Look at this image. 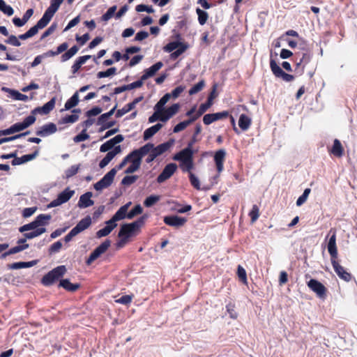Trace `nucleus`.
<instances>
[{
    "mask_svg": "<svg viewBox=\"0 0 357 357\" xmlns=\"http://www.w3.org/2000/svg\"><path fill=\"white\" fill-rule=\"evenodd\" d=\"M66 272V268L65 266H59L43 276L42 283L45 286H50L61 278Z\"/></svg>",
    "mask_w": 357,
    "mask_h": 357,
    "instance_id": "nucleus-1",
    "label": "nucleus"
},
{
    "mask_svg": "<svg viewBox=\"0 0 357 357\" xmlns=\"http://www.w3.org/2000/svg\"><path fill=\"white\" fill-rule=\"evenodd\" d=\"M145 217L142 216L137 220L129 224H124L121 226L119 232V237H124L128 238L131 234L139 229L144 222Z\"/></svg>",
    "mask_w": 357,
    "mask_h": 357,
    "instance_id": "nucleus-2",
    "label": "nucleus"
},
{
    "mask_svg": "<svg viewBox=\"0 0 357 357\" xmlns=\"http://www.w3.org/2000/svg\"><path fill=\"white\" fill-rule=\"evenodd\" d=\"M117 169H112L98 182L94 184V188L97 191H101L108 188L112 183Z\"/></svg>",
    "mask_w": 357,
    "mask_h": 357,
    "instance_id": "nucleus-3",
    "label": "nucleus"
},
{
    "mask_svg": "<svg viewBox=\"0 0 357 357\" xmlns=\"http://www.w3.org/2000/svg\"><path fill=\"white\" fill-rule=\"evenodd\" d=\"M75 191L73 190H70L69 188H66L63 191L60 192L57 198L52 200L48 205V208H53L58 206H60L66 202H67L68 200L70 199V198L74 195Z\"/></svg>",
    "mask_w": 357,
    "mask_h": 357,
    "instance_id": "nucleus-4",
    "label": "nucleus"
},
{
    "mask_svg": "<svg viewBox=\"0 0 357 357\" xmlns=\"http://www.w3.org/2000/svg\"><path fill=\"white\" fill-rule=\"evenodd\" d=\"M111 245L109 240H106L98 246L90 255L86 260L87 264H91L93 261L98 259L102 254H103L109 248Z\"/></svg>",
    "mask_w": 357,
    "mask_h": 357,
    "instance_id": "nucleus-5",
    "label": "nucleus"
},
{
    "mask_svg": "<svg viewBox=\"0 0 357 357\" xmlns=\"http://www.w3.org/2000/svg\"><path fill=\"white\" fill-rule=\"evenodd\" d=\"M192 143H189L188 147L176 153L173 159L181 162L193 160V152L192 150Z\"/></svg>",
    "mask_w": 357,
    "mask_h": 357,
    "instance_id": "nucleus-6",
    "label": "nucleus"
},
{
    "mask_svg": "<svg viewBox=\"0 0 357 357\" xmlns=\"http://www.w3.org/2000/svg\"><path fill=\"white\" fill-rule=\"evenodd\" d=\"M176 169L177 165L175 163H169L167 165L160 174L158 176L157 182L161 183L169 179L174 174Z\"/></svg>",
    "mask_w": 357,
    "mask_h": 357,
    "instance_id": "nucleus-7",
    "label": "nucleus"
},
{
    "mask_svg": "<svg viewBox=\"0 0 357 357\" xmlns=\"http://www.w3.org/2000/svg\"><path fill=\"white\" fill-rule=\"evenodd\" d=\"M307 287L314 291L319 298H324L326 289L324 284L315 279H311L307 282Z\"/></svg>",
    "mask_w": 357,
    "mask_h": 357,
    "instance_id": "nucleus-8",
    "label": "nucleus"
},
{
    "mask_svg": "<svg viewBox=\"0 0 357 357\" xmlns=\"http://www.w3.org/2000/svg\"><path fill=\"white\" fill-rule=\"evenodd\" d=\"M332 233V235L331 236L327 248L328 251L331 257V261L333 259H335L337 257V250L336 246V234L335 231H333V229H331L329 231V234Z\"/></svg>",
    "mask_w": 357,
    "mask_h": 357,
    "instance_id": "nucleus-9",
    "label": "nucleus"
},
{
    "mask_svg": "<svg viewBox=\"0 0 357 357\" xmlns=\"http://www.w3.org/2000/svg\"><path fill=\"white\" fill-rule=\"evenodd\" d=\"M56 102V98H52L50 101H48L47 103H45L42 107H38L35 108L31 112V115H35L37 114H49L54 107Z\"/></svg>",
    "mask_w": 357,
    "mask_h": 357,
    "instance_id": "nucleus-10",
    "label": "nucleus"
},
{
    "mask_svg": "<svg viewBox=\"0 0 357 357\" xmlns=\"http://www.w3.org/2000/svg\"><path fill=\"white\" fill-rule=\"evenodd\" d=\"M124 139V137L122 135H116L112 139L107 141L104 144H102L100 147V151L102 153H105L109 151L112 149L116 144L121 143Z\"/></svg>",
    "mask_w": 357,
    "mask_h": 357,
    "instance_id": "nucleus-11",
    "label": "nucleus"
},
{
    "mask_svg": "<svg viewBox=\"0 0 357 357\" xmlns=\"http://www.w3.org/2000/svg\"><path fill=\"white\" fill-rule=\"evenodd\" d=\"M36 121V117L33 115H29L26 117L22 122L15 123L12 126L14 132H17L27 128Z\"/></svg>",
    "mask_w": 357,
    "mask_h": 357,
    "instance_id": "nucleus-12",
    "label": "nucleus"
},
{
    "mask_svg": "<svg viewBox=\"0 0 357 357\" xmlns=\"http://www.w3.org/2000/svg\"><path fill=\"white\" fill-rule=\"evenodd\" d=\"M153 149V144L148 143L144 146H142L139 149L134 150L130 153V156L136 158L142 161L144 156L151 153Z\"/></svg>",
    "mask_w": 357,
    "mask_h": 357,
    "instance_id": "nucleus-13",
    "label": "nucleus"
},
{
    "mask_svg": "<svg viewBox=\"0 0 357 357\" xmlns=\"http://www.w3.org/2000/svg\"><path fill=\"white\" fill-rule=\"evenodd\" d=\"M229 113L227 111H223L221 112L214 114H207L204 116L203 122L206 125H209L214 121L227 117Z\"/></svg>",
    "mask_w": 357,
    "mask_h": 357,
    "instance_id": "nucleus-14",
    "label": "nucleus"
},
{
    "mask_svg": "<svg viewBox=\"0 0 357 357\" xmlns=\"http://www.w3.org/2000/svg\"><path fill=\"white\" fill-rule=\"evenodd\" d=\"M186 221V218L177 215L166 216L164 218V222L166 225L175 227L183 226Z\"/></svg>",
    "mask_w": 357,
    "mask_h": 357,
    "instance_id": "nucleus-15",
    "label": "nucleus"
},
{
    "mask_svg": "<svg viewBox=\"0 0 357 357\" xmlns=\"http://www.w3.org/2000/svg\"><path fill=\"white\" fill-rule=\"evenodd\" d=\"M63 0H51L50 6L49 8L45 10L43 15L49 19L50 21L51 19L53 17L55 13L58 10L61 4L63 3Z\"/></svg>",
    "mask_w": 357,
    "mask_h": 357,
    "instance_id": "nucleus-16",
    "label": "nucleus"
},
{
    "mask_svg": "<svg viewBox=\"0 0 357 357\" xmlns=\"http://www.w3.org/2000/svg\"><path fill=\"white\" fill-rule=\"evenodd\" d=\"M56 130V126L53 123H50L43 126L37 130L36 135L44 137L55 133Z\"/></svg>",
    "mask_w": 357,
    "mask_h": 357,
    "instance_id": "nucleus-17",
    "label": "nucleus"
},
{
    "mask_svg": "<svg viewBox=\"0 0 357 357\" xmlns=\"http://www.w3.org/2000/svg\"><path fill=\"white\" fill-rule=\"evenodd\" d=\"M226 156V151L224 149H220L215 152L214 155V160L217 167L218 173L223 171L224 169V161Z\"/></svg>",
    "mask_w": 357,
    "mask_h": 357,
    "instance_id": "nucleus-18",
    "label": "nucleus"
},
{
    "mask_svg": "<svg viewBox=\"0 0 357 357\" xmlns=\"http://www.w3.org/2000/svg\"><path fill=\"white\" fill-rule=\"evenodd\" d=\"M331 263H332V265H333V267L335 271V273L337 274V275L342 280H345V281H349L351 278V275L347 273L344 267H342V266H340L337 261L335 259H333L331 261Z\"/></svg>",
    "mask_w": 357,
    "mask_h": 357,
    "instance_id": "nucleus-19",
    "label": "nucleus"
},
{
    "mask_svg": "<svg viewBox=\"0 0 357 357\" xmlns=\"http://www.w3.org/2000/svg\"><path fill=\"white\" fill-rule=\"evenodd\" d=\"M163 66V63L161 61H158L151 66L150 68L144 70V74L142 76V80H146L149 77L154 76L156 73Z\"/></svg>",
    "mask_w": 357,
    "mask_h": 357,
    "instance_id": "nucleus-20",
    "label": "nucleus"
},
{
    "mask_svg": "<svg viewBox=\"0 0 357 357\" xmlns=\"http://www.w3.org/2000/svg\"><path fill=\"white\" fill-rule=\"evenodd\" d=\"M180 105L178 103L173 104L172 106L168 107L167 109H165L163 108L162 111V116L161 118V121L165 122L167 120H169L172 116H173L174 114H176L178 109H179Z\"/></svg>",
    "mask_w": 357,
    "mask_h": 357,
    "instance_id": "nucleus-21",
    "label": "nucleus"
},
{
    "mask_svg": "<svg viewBox=\"0 0 357 357\" xmlns=\"http://www.w3.org/2000/svg\"><path fill=\"white\" fill-rule=\"evenodd\" d=\"M50 21L49 19L46 18L44 15H43L42 18L37 22V24L31 27L29 31H27V33L29 36V37H32L35 36L39 29H43L45 27L48 23Z\"/></svg>",
    "mask_w": 357,
    "mask_h": 357,
    "instance_id": "nucleus-22",
    "label": "nucleus"
},
{
    "mask_svg": "<svg viewBox=\"0 0 357 357\" xmlns=\"http://www.w3.org/2000/svg\"><path fill=\"white\" fill-rule=\"evenodd\" d=\"M50 21L49 19L46 18L44 15H43L42 18L37 22V24L31 27L29 31H27V33L29 36V37H32L35 36L39 29H43L45 27L48 23Z\"/></svg>",
    "mask_w": 357,
    "mask_h": 357,
    "instance_id": "nucleus-23",
    "label": "nucleus"
},
{
    "mask_svg": "<svg viewBox=\"0 0 357 357\" xmlns=\"http://www.w3.org/2000/svg\"><path fill=\"white\" fill-rule=\"evenodd\" d=\"M92 192H88L80 196L78 206L81 208H84L93 206L94 202L91 199L92 197Z\"/></svg>",
    "mask_w": 357,
    "mask_h": 357,
    "instance_id": "nucleus-24",
    "label": "nucleus"
},
{
    "mask_svg": "<svg viewBox=\"0 0 357 357\" xmlns=\"http://www.w3.org/2000/svg\"><path fill=\"white\" fill-rule=\"evenodd\" d=\"M39 153L38 149L31 154L24 155L20 158H15L12 161L13 165H20L26 162L33 160Z\"/></svg>",
    "mask_w": 357,
    "mask_h": 357,
    "instance_id": "nucleus-25",
    "label": "nucleus"
},
{
    "mask_svg": "<svg viewBox=\"0 0 357 357\" xmlns=\"http://www.w3.org/2000/svg\"><path fill=\"white\" fill-rule=\"evenodd\" d=\"M91 224V219L89 216H87L82 219L77 225L73 228L77 234H79L84 230L86 229Z\"/></svg>",
    "mask_w": 357,
    "mask_h": 357,
    "instance_id": "nucleus-26",
    "label": "nucleus"
},
{
    "mask_svg": "<svg viewBox=\"0 0 357 357\" xmlns=\"http://www.w3.org/2000/svg\"><path fill=\"white\" fill-rule=\"evenodd\" d=\"M127 214L126 206H121L112 218L109 220V223H116L119 220L127 218Z\"/></svg>",
    "mask_w": 357,
    "mask_h": 357,
    "instance_id": "nucleus-27",
    "label": "nucleus"
},
{
    "mask_svg": "<svg viewBox=\"0 0 357 357\" xmlns=\"http://www.w3.org/2000/svg\"><path fill=\"white\" fill-rule=\"evenodd\" d=\"M106 224L107 225L104 228L97 231L96 236L98 238H102L109 235L111 231L117 226L116 223H109V220L106 222Z\"/></svg>",
    "mask_w": 357,
    "mask_h": 357,
    "instance_id": "nucleus-28",
    "label": "nucleus"
},
{
    "mask_svg": "<svg viewBox=\"0 0 357 357\" xmlns=\"http://www.w3.org/2000/svg\"><path fill=\"white\" fill-rule=\"evenodd\" d=\"M37 264V261L33 260L31 261L24 262V261H20V262H15L13 264H11L9 265L10 269H20V268H30L33 266Z\"/></svg>",
    "mask_w": 357,
    "mask_h": 357,
    "instance_id": "nucleus-29",
    "label": "nucleus"
},
{
    "mask_svg": "<svg viewBox=\"0 0 357 357\" xmlns=\"http://www.w3.org/2000/svg\"><path fill=\"white\" fill-rule=\"evenodd\" d=\"M172 144V143L168 142L161 144L156 147H154L153 145L151 153H154L155 156L158 157V155L167 151L171 147Z\"/></svg>",
    "mask_w": 357,
    "mask_h": 357,
    "instance_id": "nucleus-30",
    "label": "nucleus"
},
{
    "mask_svg": "<svg viewBox=\"0 0 357 357\" xmlns=\"http://www.w3.org/2000/svg\"><path fill=\"white\" fill-rule=\"evenodd\" d=\"M91 57V55H85L82 56H79L74 63V64L72 66V72L73 74L76 73L79 68H81L82 65L85 63Z\"/></svg>",
    "mask_w": 357,
    "mask_h": 357,
    "instance_id": "nucleus-31",
    "label": "nucleus"
},
{
    "mask_svg": "<svg viewBox=\"0 0 357 357\" xmlns=\"http://www.w3.org/2000/svg\"><path fill=\"white\" fill-rule=\"evenodd\" d=\"M331 153L336 157H341L343 155L344 149L340 140L335 139L333 142Z\"/></svg>",
    "mask_w": 357,
    "mask_h": 357,
    "instance_id": "nucleus-32",
    "label": "nucleus"
},
{
    "mask_svg": "<svg viewBox=\"0 0 357 357\" xmlns=\"http://www.w3.org/2000/svg\"><path fill=\"white\" fill-rule=\"evenodd\" d=\"M162 127V125L161 123H157L151 126V128L146 129L144 132V139L148 140L149 138L153 136L157 132H158Z\"/></svg>",
    "mask_w": 357,
    "mask_h": 357,
    "instance_id": "nucleus-33",
    "label": "nucleus"
},
{
    "mask_svg": "<svg viewBox=\"0 0 357 357\" xmlns=\"http://www.w3.org/2000/svg\"><path fill=\"white\" fill-rule=\"evenodd\" d=\"M197 119V116H192L190 119L183 121L182 122H180L178 123L174 128V132L177 133L179 132L184 129H185L189 125H190L193 121H195Z\"/></svg>",
    "mask_w": 357,
    "mask_h": 357,
    "instance_id": "nucleus-34",
    "label": "nucleus"
},
{
    "mask_svg": "<svg viewBox=\"0 0 357 357\" xmlns=\"http://www.w3.org/2000/svg\"><path fill=\"white\" fill-rule=\"evenodd\" d=\"M39 228L43 227H41L40 225L39 224V220H37V219L36 218L34 221L20 227L19 231L20 232H25L31 230L38 229Z\"/></svg>",
    "mask_w": 357,
    "mask_h": 357,
    "instance_id": "nucleus-35",
    "label": "nucleus"
},
{
    "mask_svg": "<svg viewBox=\"0 0 357 357\" xmlns=\"http://www.w3.org/2000/svg\"><path fill=\"white\" fill-rule=\"evenodd\" d=\"M252 120L250 117L246 116L245 114H241L238 120V126L242 130H247L250 125Z\"/></svg>",
    "mask_w": 357,
    "mask_h": 357,
    "instance_id": "nucleus-36",
    "label": "nucleus"
},
{
    "mask_svg": "<svg viewBox=\"0 0 357 357\" xmlns=\"http://www.w3.org/2000/svg\"><path fill=\"white\" fill-rule=\"evenodd\" d=\"M213 91L208 98V101L205 103H203L200 106H199V108L197 111V114L195 115V116H197V119L201 116L212 105V100L213 98Z\"/></svg>",
    "mask_w": 357,
    "mask_h": 357,
    "instance_id": "nucleus-37",
    "label": "nucleus"
},
{
    "mask_svg": "<svg viewBox=\"0 0 357 357\" xmlns=\"http://www.w3.org/2000/svg\"><path fill=\"white\" fill-rule=\"evenodd\" d=\"M59 286L70 291H75L79 287V284H72L68 279L61 280Z\"/></svg>",
    "mask_w": 357,
    "mask_h": 357,
    "instance_id": "nucleus-38",
    "label": "nucleus"
},
{
    "mask_svg": "<svg viewBox=\"0 0 357 357\" xmlns=\"http://www.w3.org/2000/svg\"><path fill=\"white\" fill-rule=\"evenodd\" d=\"M79 102V94L78 92H75L73 96L68 99L64 105L65 110H69L73 107H75Z\"/></svg>",
    "mask_w": 357,
    "mask_h": 357,
    "instance_id": "nucleus-39",
    "label": "nucleus"
},
{
    "mask_svg": "<svg viewBox=\"0 0 357 357\" xmlns=\"http://www.w3.org/2000/svg\"><path fill=\"white\" fill-rule=\"evenodd\" d=\"M130 161L131 162V165L125 171L126 174H132L138 170L142 162V161L136 158H132Z\"/></svg>",
    "mask_w": 357,
    "mask_h": 357,
    "instance_id": "nucleus-40",
    "label": "nucleus"
},
{
    "mask_svg": "<svg viewBox=\"0 0 357 357\" xmlns=\"http://www.w3.org/2000/svg\"><path fill=\"white\" fill-rule=\"evenodd\" d=\"M79 50V47L77 45L73 46L70 50H68L66 52L62 54L61 61L65 62L73 56H74Z\"/></svg>",
    "mask_w": 357,
    "mask_h": 357,
    "instance_id": "nucleus-41",
    "label": "nucleus"
},
{
    "mask_svg": "<svg viewBox=\"0 0 357 357\" xmlns=\"http://www.w3.org/2000/svg\"><path fill=\"white\" fill-rule=\"evenodd\" d=\"M270 67L273 75L277 77H280L284 73L282 69L277 64L275 61L273 59H271L270 61Z\"/></svg>",
    "mask_w": 357,
    "mask_h": 357,
    "instance_id": "nucleus-42",
    "label": "nucleus"
},
{
    "mask_svg": "<svg viewBox=\"0 0 357 357\" xmlns=\"http://www.w3.org/2000/svg\"><path fill=\"white\" fill-rule=\"evenodd\" d=\"M45 232H46L45 228H39L38 229L31 230V231H30V232L24 233V236L26 238L32 239L33 238H36L37 236L42 235Z\"/></svg>",
    "mask_w": 357,
    "mask_h": 357,
    "instance_id": "nucleus-43",
    "label": "nucleus"
},
{
    "mask_svg": "<svg viewBox=\"0 0 357 357\" xmlns=\"http://www.w3.org/2000/svg\"><path fill=\"white\" fill-rule=\"evenodd\" d=\"M9 93L11 97L16 100H21L24 102L29 100V96L22 94L17 91L10 89Z\"/></svg>",
    "mask_w": 357,
    "mask_h": 357,
    "instance_id": "nucleus-44",
    "label": "nucleus"
},
{
    "mask_svg": "<svg viewBox=\"0 0 357 357\" xmlns=\"http://www.w3.org/2000/svg\"><path fill=\"white\" fill-rule=\"evenodd\" d=\"M170 98V93H166L165 95H164L156 103V105L154 107V109H160L162 112L164 105L169 100Z\"/></svg>",
    "mask_w": 357,
    "mask_h": 357,
    "instance_id": "nucleus-45",
    "label": "nucleus"
},
{
    "mask_svg": "<svg viewBox=\"0 0 357 357\" xmlns=\"http://www.w3.org/2000/svg\"><path fill=\"white\" fill-rule=\"evenodd\" d=\"M0 10L8 16H11L14 13L13 8L6 3L3 0H0Z\"/></svg>",
    "mask_w": 357,
    "mask_h": 357,
    "instance_id": "nucleus-46",
    "label": "nucleus"
},
{
    "mask_svg": "<svg viewBox=\"0 0 357 357\" xmlns=\"http://www.w3.org/2000/svg\"><path fill=\"white\" fill-rule=\"evenodd\" d=\"M183 45L184 44H183L180 42L173 41V42L169 43L167 45H166L164 47V51L166 52H172L174 50H177L180 47H181V45Z\"/></svg>",
    "mask_w": 357,
    "mask_h": 357,
    "instance_id": "nucleus-47",
    "label": "nucleus"
},
{
    "mask_svg": "<svg viewBox=\"0 0 357 357\" xmlns=\"http://www.w3.org/2000/svg\"><path fill=\"white\" fill-rule=\"evenodd\" d=\"M196 13L198 15L199 23L201 25H204L208 20V13L206 11H204L199 8L196 9Z\"/></svg>",
    "mask_w": 357,
    "mask_h": 357,
    "instance_id": "nucleus-48",
    "label": "nucleus"
},
{
    "mask_svg": "<svg viewBox=\"0 0 357 357\" xmlns=\"http://www.w3.org/2000/svg\"><path fill=\"white\" fill-rule=\"evenodd\" d=\"M68 44L67 43H63L62 44H61L60 45H59L57 47V49L56 51L50 50L47 52H48L49 55H50V56H56V55L63 52L64 51H66L68 49Z\"/></svg>",
    "mask_w": 357,
    "mask_h": 357,
    "instance_id": "nucleus-49",
    "label": "nucleus"
},
{
    "mask_svg": "<svg viewBox=\"0 0 357 357\" xmlns=\"http://www.w3.org/2000/svg\"><path fill=\"white\" fill-rule=\"evenodd\" d=\"M116 73V68L114 67L108 68L106 71H100L97 74L98 78H104L112 76Z\"/></svg>",
    "mask_w": 357,
    "mask_h": 357,
    "instance_id": "nucleus-50",
    "label": "nucleus"
},
{
    "mask_svg": "<svg viewBox=\"0 0 357 357\" xmlns=\"http://www.w3.org/2000/svg\"><path fill=\"white\" fill-rule=\"evenodd\" d=\"M160 196L158 195H151L144 200V204L146 207H151L156 204L160 200Z\"/></svg>",
    "mask_w": 357,
    "mask_h": 357,
    "instance_id": "nucleus-51",
    "label": "nucleus"
},
{
    "mask_svg": "<svg viewBox=\"0 0 357 357\" xmlns=\"http://www.w3.org/2000/svg\"><path fill=\"white\" fill-rule=\"evenodd\" d=\"M310 192H311V190L310 188L305 189L303 195H301L296 201V205L298 206H301L307 201Z\"/></svg>",
    "mask_w": 357,
    "mask_h": 357,
    "instance_id": "nucleus-52",
    "label": "nucleus"
},
{
    "mask_svg": "<svg viewBox=\"0 0 357 357\" xmlns=\"http://www.w3.org/2000/svg\"><path fill=\"white\" fill-rule=\"evenodd\" d=\"M133 109H134L133 105H131V103L130 102V103L127 104L126 105H125L122 109L117 110V112L116 113V117L120 118Z\"/></svg>",
    "mask_w": 357,
    "mask_h": 357,
    "instance_id": "nucleus-53",
    "label": "nucleus"
},
{
    "mask_svg": "<svg viewBox=\"0 0 357 357\" xmlns=\"http://www.w3.org/2000/svg\"><path fill=\"white\" fill-rule=\"evenodd\" d=\"M116 6H113L110 7L107 12L101 17V19L102 21L107 22L109 19H111L114 15L115 14V12L116 10Z\"/></svg>",
    "mask_w": 357,
    "mask_h": 357,
    "instance_id": "nucleus-54",
    "label": "nucleus"
},
{
    "mask_svg": "<svg viewBox=\"0 0 357 357\" xmlns=\"http://www.w3.org/2000/svg\"><path fill=\"white\" fill-rule=\"evenodd\" d=\"M142 208L139 204L136 205L134 207V208H132L130 212L128 213L127 218L131 220L135 216L141 214L142 213Z\"/></svg>",
    "mask_w": 357,
    "mask_h": 357,
    "instance_id": "nucleus-55",
    "label": "nucleus"
},
{
    "mask_svg": "<svg viewBox=\"0 0 357 357\" xmlns=\"http://www.w3.org/2000/svg\"><path fill=\"white\" fill-rule=\"evenodd\" d=\"M205 85V82L204 80H201L197 84L194 85L189 91L190 95H195L202 90Z\"/></svg>",
    "mask_w": 357,
    "mask_h": 357,
    "instance_id": "nucleus-56",
    "label": "nucleus"
},
{
    "mask_svg": "<svg viewBox=\"0 0 357 357\" xmlns=\"http://www.w3.org/2000/svg\"><path fill=\"white\" fill-rule=\"evenodd\" d=\"M47 57H50V55H49L48 52H46L40 55H38L37 56L35 57L34 60L31 63V66L32 68L37 66L42 62L43 59H45Z\"/></svg>",
    "mask_w": 357,
    "mask_h": 357,
    "instance_id": "nucleus-57",
    "label": "nucleus"
},
{
    "mask_svg": "<svg viewBox=\"0 0 357 357\" xmlns=\"http://www.w3.org/2000/svg\"><path fill=\"white\" fill-rule=\"evenodd\" d=\"M249 215L251 218L252 222H255L259 217V210L257 205H253Z\"/></svg>",
    "mask_w": 357,
    "mask_h": 357,
    "instance_id": "nucleus-58",
    "label": "nucleus"
},
{
    "mask_svg": "<svg viewBox=\"0 0 357 357\" xmlns=\"http://www.w3.org/2000/svg\"><path fill=\"white\" fill-rule=\"evenodd\" d=\"M36 218L39 220V224L42 227L47 225V222L52 218V216L49 214H40Z\"/></svg>",
    "mask_w": 357,
    "mask_h": 357,
    "instance_id": "nucleus-59",
    "label": "nucleus"
},
{
    "mask_svg": "<svg viewBox=\"0 0 357 357\" xmlns=\"http://www.w3.org/2000/svg\"><path fill=\"white\" fill-rule=\"evenodd\" d=\"M89 138V135L86 133V129H84L79 135H76L73 140L75 142L78 143L83 142Z\"/></svg>",
    "mask_w": 357,
    "mask_h": 357,
    "instance_id": "nucleus-60",
    "label": "nucleus"
},
{
    "mask_svg": "<svg viewBox=\"0 0 357 357\" xmlns=\"http://www.w3.org/2000/svg\"><path fill=\"white\" fill-rule=\"evenodd\" d=\"M114 155L112 154V153L108 152L107 155L105 156V158L101 160V161L99 163V167L100 168H104L106 167L109 162L114 158Z\"/></svg>",
    "mask_w": 357,
    "mask_h": 357,
    "instance_id": "nucleus-61",
    "label": "nucleus"
},
{
    "mask_svg": "<svg viewBox=\"0 0 357 357\" xmlns=\"http://www.w3.org/2000/svg\"><path fill=\"white\" fill-rule=\"evenodd\" d=\"M79 169V165H73L68 169L65 171V174L66 178H70L73 176L75 175Z\"/></svg>",
    "mask_w": 357,
    "mask_h": 357,
    "instance_id": "nucleus-62",
    "label": "nucleus"
},
{
    "mask_svg": "<svg viewBox=\"0 0 357 357\" xmlns=\"http://www.w3.org/2000/svg\"><path fill=\"white\" fill-rule=\"evenodd\" d=\"M180 167L183 172H191L190 171L193 168V160L181 162Z\"/></svg>",
    "mask_w": 357,
    "mask_h": 357,
    "instance_id": "nucleus-63",
    "label": "nucleus"
},
{
    "mask_svg": "<svg viewBox=\"0 0 357 357\" xmlns=\"http://www.w3.org/2000/svg\"><path fill=\"white\" fill-rule=\"evenodd\" d=\"M189 178L192 185L194 188H195L197 190L201 189L199 180L194 174L190 172Z\"/></svg>",
    "mask_w": 357,
    "mask_h": 357,
    "instance_id": "nucleus-64",
    "label": "nucleus"
}]
</instances>
